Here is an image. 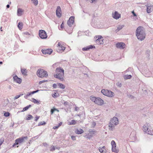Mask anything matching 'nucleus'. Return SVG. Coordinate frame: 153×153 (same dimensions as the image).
I'll list each match as a JSON object with an SVG mask.
<instances>
[{"label": "nucleus", "instance_id": "31", "mask_svg": "<svg viewBox=\"0 0 153 153\" xmlns=\"http://www.w3.org/2000/svg\"><path fill=\"white\" fill-rule=\"evenodd\" d=\"M31 106V105H28L25 107L24 108L23 110L22 111H25L27 110Z\"/></svg>", "mask_w": 153, "mask_h": 153}, {"label": "nucleus", "instance_id": "3", "mask_svg": "<svg viewBox=\"0 0 153 153\" xmlns=\"http://www.w3.org/2000/svg\"><path fill=\"white\" fill-rule=\"evenodd\" d=\"M119 124L118 118L116 117H114L111 120L108 124L109 129L113 131L115 126Z\"/></svg>", "mask_w": 153, "mask_h": 153}, {"label": "nucleus", "instance_id": "61", "mask_svg": "<svg viewBox=\"0 0 153 153\" xmlns=\"http://www.w3.org/2000/svg\"><path fill=\"white\" fill-rule=\"evenodd\" d=\"M131 13L133 14L135 13L134 11H132Z\"/></svg>", "mask_w": 153, "mask_h": 153}, {"label": "nucleus", "instance_id": "12", "mask_svg": "<svg viewBox=\"0 0 153 153\" xmlns=\"http://www.w3.org/2000/svg\"><path fill=\"white\" fill-rule=\"evenodd\" d=\"M116 47L121 49H124L126 47V45L123 42H118L116 45Z\"/></svg>", "mask_w": 153, "mask_h": 153}, {"label": "nucleus", "instance_id": "55", "mask_svg": "<svg viewBox=\"0 0 153 153\" xmlns=\"http://www.w3.org/2000/svg\"><path fill=\"white\" fill-rule=\"evenodd\" d=\"M62 122H60V123L57 126H58V127H59L61 126V125H62Z\"/></svg>", "mask_w": 153, "mask_h": 153}, {"label": "nucleus", "instance_id": "52", "mask_svg": "<svg viewBox=\"0 0 153 153\" xmlns=\"http://www.w3.org/2000/svg\"><path fill=\"white\" fill-rule=\"evenodd\" d=\"M64 25L63 24V22L61 25V28L62 29L63 28Z\"/></svg>", "mask_w": 153, "mask_h": 153}, {"label": "nucleus", "instance_id": "9", "mask_svg": "<svg viewBox=\"0 0 153 153\" xmlns=\"http://www.w3.org/2000/svg\"><path fill=\"white\" fill-rule=\"evenodd\" d=\"M96 42L98 45H101L103 44V38L101 36H96L95 37Z\"/></svg>", "mask_w": 153, "mask_h": 153}, {"label": "nucleus", "instance_id": "29", "mask_svg": "<svg viewBox=\"0 0 153 153\" xmlns=\"http://www.w3.org/2000/svg\"><path fill=\"white\" fill-rule=\"evenodd\" d=\"M131 75H126L124 76V78L125 79H130L131 78Z\"/></svg>", "mask_w": 153, "mask_h": 153}, {"label": "nucleus", "instance_id": "16", "mask_svg": "<svg viewBox=\"0 0 153 153\" xmlns=\"http://www.w3.org/2000/svg\"><path fill=\"white\" fill-rule=\"evenodd\" d=\"M42 51L43 53L44 54H50L52 52L51 49H47L46 50H42Z\"/></svg>", "mask_w": 153, "mask_h": 153}, {"label": "nucleus", "instance_id": "43", "mask_svg": "<svg viewBox=\"0 0 153 153\" xmlns=\"http://www.w3.org/2000/svg\"><path fill=\"white\" fill-rule=\"evenodd\" d=\"M53 87L54 88H56L57 87V85L56 84H54L53 85Z\"/></svg>", "mask_w": 153, "mask_h": 153}, {"label": "nucleus", "instance_id": "27", "mask_svg": "<svg viewBox=\"0 0 153 153\" xmlns=\"http://www.w3.org/2000/svg\"><path fill=\"white\" fill-rule=\"evenodd\" d=\"M58 85L59 88L62 89H64L65 87L64 85L62 83H58Z\"/></svg>", "mask_w": 153, "mask_h": 153}, {"label": "nucleus", "instance_id": "23", "mask_svg": "<svg viewBox=\"0 0 153 153\" xmlns=\"http://www.w3.org/2000/svg\"><path fill=\"white\" fill-rule=\"evenodd\" d=\"M75 133L77 134H81L84 132V131L81 129H76L75 131Z\"/></svg>", "mask_w": 153, "mask_h": 153}, {"label": "nucleus", "instance_id": "37", "mask_svg": "<svg viewBox=\"0 0 153 153\" xmlns=\"http://www.w3.org/2000/svg\"><path fill=\"white\" fill-rule=\"evenodd\" d=\"M46 124V123L45 121L41 122L39 123L38 126L44 125Z\"/></svg>", "mask_w": 153, "mask_h": 153}, {"label": "nucleus", "instance_id": "49", "mask_svg": "<svg viewBox=\"0 0 153 153\" xmlns=\"http://www.w3.org/2000/svg\"><path fill=\"white\" fill-rule=\"evenodd\" d=\"M46 81V80H42V81H40L39 82V83L40 84H41L42 83L45 82Z\"/></svg>", "mask_w": 153, "mask_h": 153}, {"label": "nucleus", "instance_id": "10", "mask_svg": "<svg viewBox=\"0 0 153 153\" xmlns=\"http://www.w3.org/2000/svg\"><path fill=\"white\" fill-rule=\"evenodd\" d=\"M39 36L42 39H45L47 38V36L46 32L43 30H40L39 31Z\"/></svg>", "mask_w": 153, "mask_h": 153}, {"label": "nucleus", "instance_id": "13", "mask_svg": "<svg viewBox=\"0 0 153 153\" xmlns=\"http://www.w3.org/2000/svg\"><path fill=\"white\" fill-rule=\"evenodd\" d=\"M112 16L114 19H117L121 17V15L117 11H115L112 13Z\"/></svg>", "mask_w": 153, "mask_h": 153}, {"label": "nucleus", "instance_id": "53", "mask_svg": "<svg viewBox=\"0 0 153 153\" xmlns=\"http://www.w3.org/2000/svg\"><path fill=\"white\" fill-rule=\"evenodd\" d=\"M58 128H59V127H58V126H55L53 127V128L54 129H57Z\"/></svg>", "mask_w": 153, "mask_h": 153}, {"label": "nucleus", "instance_id": "47", "mask_svg": "<svg viewBox=\"0 0 153 153\" xmlns=\"http://www.w3.org/2000/svg\"><path fill=\"white\" fill-rule=\"evenodd\" d=\"M71 138L73 140H76L75 139V137L74 136H71Z\"/></svg>", "mask_w": 153, "mask_h": 153}, {"label": "nucleus", "instance_id": "15", "mask_svg": "<svg viewBox=\"0 0 153 153\" xmlns=\"http://www.w3.org/2000/svg\"><path fill=\"white\" fill-rule=\"evenodd\" d=\"M56 15L59 17H60L61 16V9L60 6H57L56 8Z\"/></svg>", "mask_w": 153, "mask_h": 153}, {"label": "nucleus", "instance_id": "58", "mask_svg": "<svg viewBox=\"0 0 153 153\" xmlns=\"http://www.w3.org/2000/svg\"><path fill=\"white\" fill-rule=\"evenodd\" d=\"M133 15L134 16L137 17V15L135 13L134 14H133Z\"/></svg>", "mask_w": 153, "mask_h": 153}, {"label": "nucleus", "instance_id": "42", "mask_svg": "<svg viewBox=\"0 0 153 153\" xmlns=\"http://www.w3.org/2000/svg\"><path fill=\"white\" fill-rule=\"evenodd\" d=\"M55 111L54 110V108L51 109V114H52Z\"/></svg>", "mask_w": 153, "mask_h": 153}, {"label": "nucleus", "instance_id": "35", "mask_svg": "<svg viewBox=\"0 0 153 153\" xmlns=\"http://www.w3.org/2000/svg\"><path fill=\"white\" fill-rule=\"evenodd\" d=\"M32 101L35 103H36V104L39 103V101L34 98L32 99Z\"/></svg>", "mask_w": 153, "mask_h": 153}, {"label": "nucleus", "instance_id": "59", "mask_svg": "<svg viewBox=\"0 0 153 153\" xmlns=\"http://www.w3.org/2000/svg\"><path fill=\"white\" fill-rule=\"evenodd\" d=\"M6 7L7 8H9L10 5L9 4H7L6 6Z\"/></svg>", "mask_w": 153, "mask_h": 153}, {"label": "nucleus", "instance_id": "17", "mask_svg": "<svg viewBox=\"0 0 153 153\" xmlns=\"http://www.w3.org/2000/svg\"><path fill=\"white\" fill-rule=\"evenodd\" d=\"M58 50H57V52H60V51H64L65 48L59 42L58 44Z\"/></svg>", "mask_w": 153, "mask_h": 153}, {"label": "nucleus", "instance_id": "62", "mask_svg": "<svg viewBox=\"0 0 153 153\" xmlns=\"http://www.w3.org/2000/svg\"><path fill=\"white\" fill-rule=\"evenodd\" d=\"M2 63H3V62H1V61L0 62V64H2Z\"/></svg>", "mask_w": 153, "mask_h": 153}, {"label": "nucleus", "instance_id": "44", "mask_svg": "<svg viewBox=\"0 0 153 153\" xmlns=\"http://www.w3.org/2000/svg\"><path fill=\"white\" fill-rule=\"evenodd\" d=\"M20 97V96H19V95H17V96H15L14 97V100H16L18 99Z\"/></svg>", "mask_w": 153, "mask_h": 153}, {"label": "nucleus", "instance_id": "48", "mask_svg": "<svg viewBox=\"0 0 153 153\" xmlns=\"http://www.w3.org/2000/svg\"><path fill=\"white\" fill-rule=\"evenodd\" d=\"M25 35H29L30 33L28 32H25L23 33Z\"/></svg>", "mask_w": 153, "mask_h": 153}, {"label": "nucleus", "instance_id": "21", "mask_svg": "<svg viewBox=\"0 0 153 153\" xmlns=\"http://www.w3.org/2000/svg\"><path fill=\"white\" fill-rule=\"evenodd\" d=\"M95 47L93 45H91L88 46L87 47H84L82 48V50L83 51H87L89 50L90 49H92Z\"/></svg>", "mask_w": 153, "mask_h": 153}, {"label": "nucleus", "instance_id": "4", "mask_svg": "<svg viewBox=\"0 0 153 153\" xmlns=\"http://www.w3.org/2000/svg\"><path fill=\"white\" fill-rule=\"evenodd\" d=\"M37 75L39 77H46L48 76L47 72L43 69L38 70L36 72Z\"/></svg>", "mask_w": 153, "mask_h": 153}, {"label": "nucleus", "instance_id": "33", "mask_svg": "<svg viewBox=\"0 0 153 153\" xmlns=\"http://www.w3.org/2000/svg\"><path fill=\"white\" fill-rule=\"evenodd\" d=\"M35 6H37L38 4V1L37 0H31Z\"/></svg>", "mask_w": 153, "mask_h": 153}, {"label": "nucleus", "instance_id": "19", "mask_svg": "<svg viewBox=\"0 0 153 153\" xmlns=\"http://www.w3.org/2000/svg\"><path fill=\"white\" fill-rule=\"evenodd\" d=\"M13 79L16 82L20 84L22 82V79L20 78H18L17 76H15L14 77H13Z\"/></svg>", "mask_w": 153, "mask_h": 153}, {"label": "nucleus", "instance_id": "41", "mask_svg": "<svg viewBox=\"0 0 153 153\" xmlns=\"http://www.w3.org/2000/svg\"><path fill=\"white\" fill-rule=\"evenodd\" d=\"M39 91V90H37L36 91H33L31 92V94H34V93H36L37 92H38Z\"/></svg>", "mask_w": 153, "mask_h": 153}, {"label": "nucleus", "instance_id": "38", "mask_svg": "<svg viewBox=\"0 0 153 153\" xmlns=\"http://www.w3.org/2000/svg\"><path fill=\"white\" fill-rule=\"evenodd\" d=\"M76 123V122L75 120H72L71 121L70 124V125L75 124Z\"/></svg>", "mask_w": 153, "mask_h": 153}, {"label": "nucleus", "instance_id": "32", "mask_svg": "<svg viewBox=\"0 0 153 153\" xmlns=\"http://www.w3.org/2000/svg\"><path fill=\"white\" fill-rule=\"evenodd\" d=\"M33 118V117L32 116V115H28L27 117H26V119L27 120H31V119H32Z\"/></svg>", "mask_w": 153, "mask_h": 153}, {"label": "nucleus", "instance_id": "24", "mask_svg": "<svg viewBox=\"0 0 153 153\" xmlns=\"http://www.w3.org/2000/svg\"><path fill=\"white\" fill-rule=\"evenodd\" d=\"M124 27V25H120L117 27V29L116 30V32H117L120 30L122 29Z\"/></svg>", "mask_w": 153, "mask_h": 153}, {"label": "nucleus", "instance_id": "57", "mask_svg": "<svg viewBox=\"0 0 153 153\" xmlns=\"http://www.w3.org/2000/svg\"><path fill=\"white\" fill-rule=\"evenodd\" d=\"M96 123L95 122H93L92 123V125L94 126H95L96 125Z\"/></svg>", "mask_w": 153, "mask_h": 153}, {"label": "nucleus", "instance_id": "26", "mask_svg": "<svg viewBox=\"0 0 153 153\" xmlns=\"http://www.w3.org/2000/svg\"><path fill=\"white\" fill-rule=\"evenodd\" d=\"M56 149H58V150H59L60 149V148H57L53 146H51L50 148V150L51 151H54Z\"/></svg>", "mask_w": 153, "mask_h": 153}, {"label": "nucleus", "instance_id": "1", "mask_svg": "<svg viewBox=\"0 0 153 153\" xmlns=\"http://www.w3.org/2000/svg\"><path fill=\"white\" fill-rule=\"evenodd\" d=\"M136 36L137 39L140 41L143 40L145 38L146 34L143 27H139L136 31Z\"/></svg>", "mask_w": 153, "mask_h": 153}, {"label": "nucleus", "instance_id": "60", "mask_svg": "<svg viewBox=\"0 0 153 153\" xmlns=\"http://www.w3.org/2000/svg\"><path fill=\"white\" fill-rule=\"evenodd\" d=\"M54 110H55V111H56L57 112H59V110H58L57 109H56V108H54Z\"/></svg>", "mask_w": 153, "mask_h": 153}, {"label": "nucleus", "instance_id": "51", "mask_svg": "<svg viewBox=\"0 0 153 153\" xmlns=\"http://www.w3.org/2000/svg\"><path fill=\"white\" fill-rule=\"evenodd\" d=\"M79 108L78 107H75V111H78L79 110Z\"/></svg>", "mask_w": 153, "mask_h": 153}, {"label": "nucleus", "instance_id": "7", "mask_svg": "<svg viewBox=\"0 0 153 153\" xmlns=\"http://www.w3.org/2000/svg\"><path fill=\"white\" fill-rule=\"evenodd\" d=\"M27 137H23L16 139L15 140V142L13 145V147L16 145H17L24 142L25 141V140H27Z\"/></svg>", "mask_w": 153, "mask_h": 153}, {"label": "nucleus", "instance_id": "45", "mask_svg": "<svg viewBox=\"0 0 153 153\" xmlns=\"http://www.w3.org/2000/svg\"><path fill=\"white\" fill-rule=\"evenodd\" d=\"M97 0H90V2L91 3H95L96 2Z\"/></svg>", "mask_w": 153, "mask_h": 153}, {"label": "nucleus", "instance_id": "28", "mask_svg": "<svg viewBox=\"0 0 153 153\" xmlns=\"http://www.w3.org/2000/svg\"><path fill=\"white\" fill-rule=\"evenodd\" d=\"M23 23L21 22H19L18 25V27L20 30H21L22 28Z\"/></svg>", "mask_w": 153, "mask_h": 153}, {"label": "nucleus", "instance_id": "25", "mask_svg": "<svg viewBox=\"0 0 153 153\" xmlns=\"http://www.w3.org/2000/svg\"><path fill=\"white\" fill-rule=\"evenodd\" d=\"M21 72L22 74L24 75H27V70L25 69H21Z\"/></svg>", "mask_w": 153, "mask_h": 153}, {"label": "nucleus", "instance_id": "36", "mask_svg": "<svg viewBox=\"0 0 153 153\" xmlns=\"http://www.w3.org/2000/svg\"><path fill=\"white\" fill-rule=\"evenodd\" d=\"M4 102V103H3V105L4 106H6L7 104L8 103L9 101L8 100H5Z\"/></svg>", "mask_w": 153, "mask_h": 153}, {"label": "nucleus", "instance_id": "18", "mask_svg": "<svg viewBox=\"0 0 153 153\" xmlns=\"http://www.w3.org/2000/svg\"><path fill=\"white\" fill-rule=\"evenodd\" d=\"M98 150L101 153H107V151L105 146L99 147Z\"/></svg>", "mask_w": 153, "mask_h": 153}, {"label": "nucleus", "instance_id": "20", "mask_svg": "<svg viewBox=\"0 0 153 153\" xmlns=\"http://www.w3.org/2000/svg\"><path fill=\"white\" fill-rule=\"evenodd\" d=\"M146 6L147 7L146 11L148 13H151L152 11V9H153V6H148L146 5Z\"/></svg>", "mask_w": 153, "mask_h": 153}, {"label": "nucleus", "instance_id": "30", "mask_svg": "<svg viewBox=\"0 0 153 153\" xmlns=\"http://www.w3.org/2000/svg\"><path fill=\"white\" fill-rule=\"evenodd\" d=\"M59 96L57 92H54L53 94H52V97L54 98H56Z\"/></svg>", "mask_w": 153, "mask_h": 153}, {"label": "nucleus", "instance_id": "14", "mask_svg": "<svg viewBox=\"0 0 153 153\" xmlns=\"http://www.w3.org/2000/svg\"><path fill=\"white\" fill-rule=\"evenodd\" d=\"M74 16H71L69 19L68 21V24L70 27H71L74 22Z\"/></svg>", "mask_w": 153, "mask_h": 153}, {"label": "nucleus", "instance_id": "50", "mask_svg": "<svg viewBox=\"0 0 153 153\" xmlns=\"http://www.w3.org/2000/svg\"><path fill=\"white\" fill-rule=\"evenodd\" d=\"M68 103L67 102H65L64 103V105L65 106L68 105Z\"/></svg>", "mask_w": 153, "mask_h": 153}, {"label": "nucleus", "instance_id": "5", "mask_svg": "<svg viewBox=\"0 0 153 153\" xmlns=\"http://www.w3.org/2000/svg\"><path fill=\"white\" fill-rule=\"evenodd\" d=\"M91 100L95 103L99 105H102L104 104L103 100L99 97L96 98L94 97H92L91 98Z\"/></svg>", "mask_w": 153, "mask_h": 153}, {"label": "nucleus", "instance_id": "64", "mask_svg": "<svg viewBox=\"0 0 153 153\" xmlns=\"http://www.w3.org/2000/svg\"><path fill=\"white\" fill-rule=\"evenodd\" d=\"M1 28H2L1 27V28H0L1 30V31H2V30Z\"/></svg>", "mask_w": 153, "mask_h": 153}, {"label": "nucleus", "instance_id": "22", "mask_svg": "<svg viewBox=\"0 0 153 153\" xmlns=\"http://www.w3.org/2000/svg\"><path fill=\"white\" fill-rule=\"evenodd\" d=\"M23 11V10L22 9L19 8H18L17 11V15L19 16H21L22 15V13Z\"/></svg>", "mask_w": 153, "mask_h": 153}, {"label": "nucleus", "instance_id": "34", "mask_svg": "<svg viewBox=\"0 0 153 153\" xmlns=\"http://www.w3.org/2000/svg\"><path fill=\"white\" fill-rule=\"evenodd\" d=\"M4 115L5 117H7L10 116V113L9 112H5L4 111Z\"/></svg>", "mask_w": 153, "mask_h": 153}, {"label": "nucleus", "instance_id": "2", "mask_svg": "<svg viewBox=\"0 0 153 153\" xmlns=\"http://www.w3.org/2000/svg\"><path fill=\"white\" fill-rule=\"evenodd\" d=\"M56 74L53 75L54 77L61 81H63L64 75L63 69L61 68H57L56 69Z\"/></svg>", "mask_w": 153, "mask_h": 153}, {"label": "nucleus", "instance_id": "11", "mask_svg": "<svg viewBox=\"0 0 153 153\" xmlns=\"http://www.w3.org/2000/svg\"><path fill=\"white\" fill-rule=\"evenodd\" d=\"M111 144L112 146V151L116 153H117L119 152V150L118 149H117L116 147V144L115 141L113 140L111 142Z\"/></svg>", "mask_w": 153, "mask_h": 153}, {"label": "nucleus", "instance_id": "46", "mask_svg": "<svg viewBox=\"0 0 153 153\" xmlns=\"http://www.w3.org/2000/svg\"><path fill=\"white\" fill-rule=\"evenodd\" d=\"M39 117H40L39 116H36L35 117V121H37L39 118Z\"/></svg>", "mask_w": 153, "mask_h": 153}, {"label": "nucleus", "instance_id": "8", "mask_svg": "<svg viewBox=\"0 0 153 153\" xmlns=\"http://www.w3.org/2000/svg\"><path fill=\"white\" fill-rule=\"evenodd\" d=\"M149 123H146L143 126V130L146 133L148 134L152 135L153 132V130H150L149 128Z\"/></svg>", "mask_w": 153, "mask_h": 153}, {"label": "nucleus", "instance_id": "6", "mask_svg": "<svg viewBox=\"0 0 153 153\" xmlns=\"http://www.w3.org/2000/svg\"><path fill=\"white\" fill-rule=\"evenodd\" d=\"M101 93L105 96L110 97H112L114 95V93L110 90L102 89L101 91Z\"/></svg>", "mask_w": 153, "mask_h": 153}, {"label": "nucleus", "instance_id": "56", "mask_svg": "<svg viewBox=\"0 0 153 153\" xmlns=\"http://www.w3.org/2000/svg\"><path fill=\"white\" fill-rule=\"evenodd\" d=\"M43 145L44 146H46L48 145V144L47 143H43Z\"/></svg>", "mask_w": 153, "mask_h": 153}, {"label": "nucleus", "instance_id": "39", "mask_svg": "<svg viewBox=\"0 0 153 153\" xmlns=\"http://www.w3.org/2000/svg\"><path fill=\"white\" fill-rule=\"evenodd\" d=\"M116 85L120 87L122 86L121 84L119 82H118L116 83Z\"/></svg>", "mask_w": 153, "mask_h": 153}, {"label": "nucleus", "instance_id": "40", "mask_svg": "<svg viewBox=\"0 0 153 153\" xmlns=\"http://www.w3.org/2000/svg\"><path fill=\"white\" fill-rule=\"evenodd\" d=\"M31 94H31V92H28L27 93V94L26 95V96H25V98H26V97H27V96H30Z\"/></svg>", "mask_w": 153, "mask_h": 153}, {"label": "nucleus", "instance_id": "54", "mask_svg": "<svg viewBox=\"0 0 153 153\" xmlns=\"http://www.w3.org/2000/svg\"><path fill=\"white\" fill-rule=\"evenodd\" d=\"M129 97L131 99H133L134 98V97L132 95H130Z\"/></svg>", "mask_w": 153, "mask_h": 153}, {"label": "nucleus", "instance_id": "63", "mask_svg": "<svg viewBox=\"0 0 153 153\" xmlns=\"http://www.w3.org/2000/svg\"><path fill=\"white\" fill-rule=\"evenodd\" d=\"M23 95V94H21L20 95H19V96H20V97Z\"/></svg>", "mask_w": 153, "mask_h": 153}]
</instances>
